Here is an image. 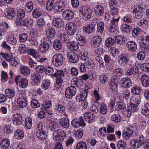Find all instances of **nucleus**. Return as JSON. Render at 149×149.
<instances>
[{"mask_svg":"<svg viewBox=\"0 0 149 149\" xmlns=\"http://www.w3.org/2000/svg\"><path fill=\"white\" fill-rule=\"evenodd\" d=\"M71 124L75 128H78L80 127H84L86 124L82 117L78 118H74L72 120Z\"/></svg>","mask_w":149,"mask_h":149,"instance_id":"nucleus-7","label":"nucleus"},{"mask_svg":"<svg viewBox=\"0 0 149 149\" xmlns=\"http://www.w3.org/2000/svg\"><path fill=\"white\" fill-rule=\"evenodd\" d=\"M122 97H123V101H122V110L126 108V104H127V100L130 97L129 91H127L125 93H123Z\"/></svg>","mask_w":149,"mask_h":149,"instance_id":"nucleus-17","label":"nucleus"},{"mask_svg":"<svg viewBox=\"0 0 149 149\" xmlns=\"http://www.w3.org/2000/svg\"><path fill=\"white\" fill-rule=\"evenodd\" d=\"M16 14L15 10L12 8H9L6 12L5 15L7 18L11 19L14 17Z\"/></svg>","mask_w":149,"mask_h":149,"instance_id":"nucleus-33","label":"nucleus"},{"mask_svg":"<svg viewBox=\"0 0 149 149\" xmlns=\"http://www.w3.org/2000/svg\"><path fill=\"white\" fill-rule=\"evenodd\" d=\"M68 46V48L71 51H77L79 48L77 43L74 42H70V45Z\"/></svg>","mask_w":149,"mask_h":149,"instance_id":"nucleus-40","label":"nucleus"},{"mask_svg":"<svg viewBox=\"0 0 149 149\" xmlns=\"http://www.w3.org/2000/svg\"><path fill=\"white\" fill-rule=\"evenodd\" d=\"M104 23L103 22H101L98 23L97 25V30L98 32L101 33L104 31Z\"/></svg>","mask_w":149,"mask_h":149,"instance_id":"nucleus-54","label":"nucleus"},{"mask_svg":"<svg viewBox=\"0 0 149 149\" xmlns=\"http://www.w3.org/2000/svg\"><path fill=\"white\" fill-rule=\"evenodd\" d=\"M80 81L78 79H73L71 81V86L74 88H80L82 86V81L80 79Z\"/></svg>","mask_w":149,"mask_h":149,"instance_id":"nucleus-30","label":"nucleus"},{"mask_svg":"<svg viewBox=\"0 0 149 149\" xmlns=\"http://www.w3.org/2000/svg\"><path fill=\"white\" fill-rule=\"evenodd\" d=\"M5 94L6 96L9 98L13 97L15 95V92L13 89L8 88L5 91Z\"/></svg>","mask_w":149,"mask_h":149,"instance_id":"nucleus-41","label":"nucleus"},{"mask_svg":"<svg viewBox=\"0 0 149 149\" xmlns=\"http://www.w3.org/2000/svg\"><path fill=\"white\" fill-rule=\"evenodd\" d=\"M86 143L84 142L79 143L76 146V149H87Z\"/></svg>","mask_w":149,"mask_h":149,"instance_id":"nucleus-58","label":"nucleus"},{"mask_svg":"<svg viewBox=\"0 0 149 149\" xmlns=\"http://www.w3.org/2000/svg\"><path fill=\"white\" fill-rule=\"evenodd\" d=\"M17 15L20 19H22L25 17L26 15L25 10L21 9L18 10L17 12Z\"/></svg>","mask_w":149,"mask_h":149,"instance_id":"nucleus-50","label":"nucleus"},{"mask_svg":"<svg viewBox=\"0 0 149 149\" xmlns=\"http://www.w3.org/2000/svg\"><path fill=\"white\" fill-rule=\"evenodd\" d=\"M133 132L132 130L127 128L123 131L122 136L125 139H129L130 137L132 136Z\"/></svg>","mask_w":149,"mask_h":149,"instance_id":"nucleus-19","label":"nucleus"},{"mask_svg":"<svg viewBox=\"0 0 149 149\" xmlns=\"http://www.w3.org/2000/svg\"><path fill=\"white\" fill-rule=\"evenodd\" d=\"M37 137L41 140L45 139L47 137V134L45 131L43 130H38L36 132Z\"/></svg>","mask_w":149,"mask_h":149,"instance_id":"nucleus-37","label":"nucleus"},{"mask_svg":"<svg viewBox=\"0 0 149 149\" xmlns=\"http://www.w3.org/2000/svg\"><path fill=\"white\" fill-rule=\"evenodd\" d=\"M131 27L126 24H124L122 26V31L126 33H128L130 31Z\"/></svg>","mask_w":149,"mask_h":149,"instance_id":"nucleus-53","label":"nucleus"},{"mask_svg":"<svg viewBox=\"0 0 149 149\" xmlns=\"http://www.w3.org/2000/svg\"><path fill=\"white\" fill-rule=\"evenodd\" d=\"M141 81L143 86L145 87L149 86V77L147 75H143L141 78Z\"/></svg>","mask_w":149,"mask_h":149,"instance_id":"nucleus-34","label":"nucleus"},{"mask_svg":"<svg viewBox=\"0 0 149 149\" xmlns=\"http://www.w3.org/2000/svg\"><path fill=\"white\" fill-rule=\"evenodd\" d=\"M77 30V26L73 23H71L68 25L66 32L69 35L72 36L74 34Z\"/></svg>","mask_w":149,"mask_h":149,"instance_id":"nucleus-12","label":"nucleus"},{"mask_svg":"<svg viewBox=\"0 0 149 149\" xmlns=\"http://www.w3.org/2000/svg\"><path fill=\"white\" fill-rule=\"evenodd\" d=\"M55 109L60 112L61 113L64 112L65 110V107L63 105L58 104H57L56 105Z\"/></svg>","mask_w":149,"mask_h":149,"instance_id":"nucleus-62","label":"nucleus"},{"mask_svg":"<svg viewBox=\"0 0 149 149\" xmlns=\"http://www.w3.org/2000/svg\"><path fill=\"white\" fill-rule=\"evenodd\" d=\"M20 71L21 73L25 75L29 74L30 71L28 67L24 66L22 67Z\"/></svg>","mask_w":149,"mask_h":149,"instance_id":"nucleus-59","label":"nucleus"},{"mask_svg":"<svg viewBox=\"0 0 149 149\" xmlns=\"http://www.w3.org/2000/svg\"><path fill=\"white\" fill-rule=\"evenodd\" d=\"M141 69L143 71L149 72V63H143L140 66Z\"/></svg>","mask_w":149,"mask_h":149,"instance_id":"nucleus-63","label":"nucleus"},{"mask_svg":"<svg viewBox=\"0 0 149 149\" xmlns=\"http://www.w3.org/2000/svg\"><path fill=\"white\" fill-rule=\"evenodd\" d=\"M123 50L125 51V52L123 51L122 53V64L125 65L128 62V56L126 52L127 51V49L125 48H123Z\"/></svg>","mask_w":149,"mask_h":149,"instance_id":"nucleus-26","label":"nucleus"},{"mask_svg":"<svg viewBox=\"0 0 149 149\" xmlns=\"http://www.w3.org/2000/svg\"><path fill=\"white\" fill-rule=\"evenodd\" d=\"M50 81L49 80H44L42 81L41 87L44 90L47 89L50 85Z\"/></svg>","mask_w":149,"mask_h":149,"instance_id":"nucleus-51","label":"nucleus"},{"mask_svg":"<svg viewBox=\"0 0 149 149\" xmlns=\"http://www.w3.org/2000/svg\"><path fill=\"white\" fill-rule=\"evenodd\" d=\"M143 8L140 5L134 6L132 11L133 16L138 19L141 18L143 15Z\"/></svg>","mask_w":149,"mask_h":149,"instance_id":"nucleus-5","label":"nucleus"},{"mask_svg":"<svg viewBox=\"0 0 149 149\" xmlns=\"http://www.w3.org/2000/svg\"><path fill=\"white\" fill-rule=\"evenodd\" d=\"M8 41L10 44L13 45H15L17 42L16 38H14L13 35L10 36L8 37Z\"/></svg>","mask_w":149,"mask_h":149,"instance_id":"nucleus-56","label":"nucleus"},{"mask_svg":"<svg viewBox=\"0 0 149 149\" xmlns=\"http://www.w3.org/2000/svg\"><path fill=\"white\" fill-rule=\"evenodd\" d=\"M54 48L56 50H59L62 48V45L60 41L58 39H56L53 43Z\"/></svg>","mask_w":149,"mask_h":149,"instance_id":"nucleus-36","label":"nucleus"},{"mask_svg":"<svg viewBox=\"0 0 149 149\" xmlns=\"http://www.w3.org/2000/svg\"><path fill=\"white\" fill-rule=\"evenodd\" d=\"M54 0H47L46 6V8L47 11L50 12L52 10L54 7Z\"/></svg>","mask_w":149,"mask_h":149,"instance_id":"nucleus-42","label":"nucleus"},{"mask_svg":"<svg viewBox=\"0 0 149 149\" xmlns=\"http://www.w3.org/2000/svg\"><path fill=\"white\" fill-rule=\"evenodd\" d=\"M28 35L26 33H22L19 35V41L22 43L24 42L27 40Z\"/></svg>","mask_w":149,"mask_h":149,"instance_id":"nucleus-57","label":"nucleus"},{"mask_svg":"<svg viewBox=\"0 0 149 149\" xmlns=\"http://www.w3.org/2000/svg\"><path fill=\"white\" fill-rule=\"evenodd\" d=\"M10 144V141L9 139L5 138L1 140L0 145L2 148L6 149L9 147Z\"/></svg>","mask_w":149,"mask_h":149,"instance_id":"nucleus-25","label":"nucleus"},{"mask_svg":"<svg viewBox=\"0 0 149 149\" xmlns=\"http://www.w3.org/2000/svg\"><path fill=\"white\" fill-rule=\"evenodd\" d=\"M142 113L145 115L149 114V104L146 103L142 106Z\"/></svg>","mask_w":149,"mask_h":149,"instance_id":"nucleus-44","label":"nucleus"},{"mask_svg":"<svg viewBox=\"0 0 149 149\" xmlns=\"http://www.w3.org/2000/svg\"><path fill=\"white\" fill-rule=\"evenodd\" d=\"M94 116L93 114L90 112H86L84 115V117L86 119V121L88 123H90L92 121Z\"/></svg>","mask_w":149,"mask_h":149,"instance_id":"nucleus-32","label":"nucleus"},{"mask_svg":"<svg viewBox=\"0 0 149 149\" xmlns=\"http://www.w3.org/2000/svg\"><path fill=\"white\" fill-rule=\"evenodd\" d=\"M130 100L131 104V110L133 112H135L136 110L137 107L140 102V100L138 98L133 97L130 98Z\"/></svg>","mask_w":149,"mask_h":149,"instance_id":"nucleus-15","label":"nucleus"},{"mask_svg":"<svg viewBox=\"0 0 149 149\" xmlns=\"http://www.w3.org/2000/svg\"><path fill=\"white\" fill-rule=\"evenodd\" d=\"M74 14L70 10H66L62 13L63 17L65 20L72 19L74 17Z\"/></svg>","mask_w":149,"mask_h":149,"instance_id":"nucleus-13","label":"nucleus"},{"mask_svg":"<svg viewBox=\"0 0 149 149\" xmlns=\"http://www.w3.org/2000/svg\"><path fill=\"white\" fill-rule=\"evenodd\" d=\"M60 39L64 42L68 43L70 42L69 37L67 35L64 33H61L60 34Z\"/></svg>","mask_w":149,"mask_h":149,"instance_id":"nucleus-48","label":"nucleus"},{"mask_svg":"<svg viewBox=\"0 0 149 149\" xmlns=\"http://www.w3.org/2000/svg\"><path fill=\"white\" fill-rule=\"evenodd\" d=\"M14 116L15 120H13V124L16 125L21 124L24 118L22 117L21 114L19 113H17L16 115H15Z\"/></svg>","mask_w":149,"mask_h":149,"instance_id":"nucleus-23","label":"nucleus"},{"mask_svg":"<svg viewBox=\"0 0 149 149\" xmlns=\"http://www.w3.org/2000/svg\"><path fill=\"white\" fill-rule=\"evenodd\" d=\"M65 6L64 2L59 1L55 4L54 9L58 12H61L65 9Z\"/></svg>","mask_w":149,"mask_h":149,"instance_id":"nucleus-14","label":"nucleus"},{"mask_svg":"<svg viewBox=\"0 0 149 149\" xmlns=\"http://www.w3.org/2000/svg\"><path fill=\"white\" fill-rule=\"evenodd\" d=\"M92 13V11L91 9L90 8L86 9L84 10L82 13L83 17V18L87 19H90L91 18Z\"/></svg>","mask_w":149,"mask_h":149,"instance_id":"nucleus-35","label":"nucleus"},{"mask_svg":"<svg viewBox=\"0 0 149 149\" xmlns=\"http://www.w3.org/2000/svg\"><path fill=\"white\" fill-rule=\"evenodd\" d=\"M82 94H81L80 96V97L79 98V102L81 101V106L83 107V108L85 109L87 108L88 103L85 100V98H86L87 96V94L88 93V91L87 90L86 91L84 90L82 91Z\"/></svg>","mask_w":149,"mask_h":149,"instance_id":"nucleus-8","label":"nucleus"},{"mask_svg":"<svg viewBox=\"0 0 149 149\" xmlns=\"http://www.w3.org/2000/svg\"><path fill=\"white\" fill-rule=\"evenodd\" d=\"M52 24L54 26L57 28L62 27L64 25L62 20L58 18H55L53 19Z\"/></svg>","mask_w":149,"mask_h":149,"instance_id":"nucleus-20","label":"nucleus"},{"mask_svg":"<svg viewBox=\"0 0 149 149\" xmlns=\"http://www.w3.org/2000/svg\"><path fill=\"white\" fill-rule=\"evenodd\" d=\"M17 105L20 108L25 107L28 104L27 100L25 97L21 96L17 100Z\"/></svg>","mask_w":149,"mask_h":149,"instance_id":"nucleus-16","label":"nucleus"},{"mask_svg":"<svg viewBox=\"0 0 149 149\" xmlns=\"http://www.w3.org/2000/svg\"><path fill=\"white\" fill-rule=\"evenodd\" d=\"M102 41L101 38L100 36H95L92 38L91 44L94 47H97L101 44Z\"/></svg>","mask_w":149,"mask_h":149,"instance_id":"nucleus-18","label":"nucleus"},{"mask_svg":"<svg viewBox=\"0 0 149 149\" xmlns=\"http://www.w3.org/2000/svg\"><path fill=\"white\" fill-rule=\"evenodd\" d=\"M15 136L17 139H21L24 136V132L22 130H17L15 133Z\"/></svg>","mask_w":149,"mask_h":149,"instance_id":"nucleus-47","label":"nucleus"},{"mask_svg":"<svg viewBox=\"0 0 149 149\" xmlns=\"http://www.w3.org/2000/svg\"><path fill=\"white\" fill-rule=\"evenodd\" d=\"M55 33V31L53 28L50 27L47 32L46 35L48 38H52L54 37Z\"/></svg>","mask_w":149,"mask_h":149,"instance_id":"nucleus-39","label":"nucleus"},{"mask_svg":"<svg viewBox=\"0 0 149 149\" xmlns=\"http://www.w3.org/2000/svg\"><path fill=\"white\" fill-rule=\"evenodd\" d=\"M121 117L120 114L113 115L111 117V120L112 121H114L116 123H118L120 121Z\"/></svg>","mask_w":149,"mask_h":149,"instance_id":"nucleus-61","label":"nucleus"},{"mask_svg":"<svg viewBox=\"0 0 149 149\" xmlns=\"http://www.w3.org/2000/svg\"><path fill=\"white\" fill-rule=\"evenodd\" d=\"M31 106L34 108H36L39 107L40 106V104L35 99H33L31 101Z\"/></svg>","mask_w":149,"mask_h":149,"instance_id":"nucleus-55","label":"nucleus"},{"mask_svg":"<svg viewBox=\"0 0 149 149\" xmlns=\"http://www.w3.org/2000/svg\"><path fill=\"white\" fill-rule=\"evenodd\" d=\"M83 130L81 129L78 130L77 131H75L74 132V135L75 137L78 139H81L83 135Z\"/></svg>","mask_w":149,"mask_h":149,"instance_id":"nucleus-49","label":"nucleus"},{"mask_svg":"<svg viewBox=\"0 0 149 149\" xmlns=\"http://www.w3.org/2000/svg\"><path fill=\"white\" fill-rule=\"evenodd\" d=\"M57 79H56V84H55L56 87L57 88H59L61 86L63 83V79L61 77H56Z\"/></svg>","mask_w":149,"mask_h":149,"instance_id":"nucleus-60","label":"nucleus"},{"mask_svg":"<svg viewBox=\"0 0 149 149\" xmlns=\"http://www.w3.org/2000/svg\"><path fill=\"white\" fill-rule=\"evenodd\" d=\"M31 76L32 79L33 80L34 83L36 85H38L40 83L41 77L39 74L33 73Z\"/></svg>","mask_w":149,"mask_h":149,"instance_id":"nucleus-31","label":"nucleus"},{"mask_svg":"<svg viewBox=\"0 0 149 149\" xmlns=\"http://www.w3.org/2000/svg\"><path fill=\"white\" fill-rule=\"evenodd\" d=\"M25 126L28 129H30L32 126V120L31 118L28 117L26 118L25 122Z\"/></svg>","mask_w":149,"mask_h":149,"instance_id":"nucleus-43","label":"nucleus"},{"mask_svg":"<svg viewBox=\"0 0 149 149\" xmlns=\"http://www.w3.org/2000/svg\"><path fill=\"white\" fill-rule=\"evenodd\" d=\"M115 42L114 38L111 37L107 38L105 41V45L107 47L112 46Z\"/></svg>","mask_w":149,"mask_h":149,"instance_id":"nucleus-45","label":"nucleus"},{"mask_svg":"<svg viewBox=\"0 0 149 149\" xmlns=\"http://www.w3.org/2000/svg\"><path fill=\"white\" fill-rule=\"evenodd\" d=\"M78 52L80 58L85 61V65L86 67L90 69L94 67L93 61L90 58L88 57V53L87 52Z\"/></svg>","mask_w":149,"mask_h":149,"instance_id":"nucleus-1","label":"nucleus"},{"mask_svg":"<svg viewBox=\"0 0 149 149\" xmlns=\"http://www.w3.org/2000/svg\"><path fill=\"white\" fill-rule=\"evenodd\" d=\"M16 83L19 82V86L22 88L26 87L28 85V81L26 79L21 78V76L16 77L15 79Z\"/></svg>","mask_w":149,"mask_h":149,"instance_id":"nucleus-11","label":"nucleus"},{"mask_svg":"<svg viewBox=\"0 0 149 149\" xmlns=\"http://www.w3.org/2000/svg\"><path fill=\"white\" fill-rule=\"evenodd\" d=\"M21 25L26 27H29L32 26L33 24V20L30 18H27L22 20V22L19 21Z\"/></svg>","mask_w":149,"mask_h":149,"instance_id":"nucleus-22","label":"nucleus"},{"mask_svg":"<svg viewBox=\"0 0 149 149\" xmlns=\"http://www.w3.org/2000/svg\"><path fill=\"white\" fill-rule=\"evenodd\" d=\"M109 84L110 86V88L113 91L115 90L117 87V84L114 81V80L113 79L109 81Z\"/></svg>","mask_w":149,"mask_h":149,"instance_id":"nucleus-64","label":"nucleus"},{"mask_svg":"<svg viewBox=\"0 0 149 149\" xmlns=\"http://www.w3.org/2000/svg\"><path fill=\"white\" fill-rule=\"evenodd\" d=\"M53 63L54 66L58 67L62 65L64 61L63 56L60 54L54 55L53 56Z\"/></svg>","mask_w":149,"mask_h":149,"instance_id":"nucleus-6","label":"nucleus"},{"mask_svg":"<svg viewBox=\"0 0 149 149\" xmlns=\"http://www.w3.org/2000/svg\"><path fill=\"white\" fill-rule=\"evenodd\" d=\"M95 14L98 17L103 15L104 13V7L100 5H97L94 8Z\"/></svg>","mask_w":149,"mask_h":149,"instance_id":"nucleus-21","label":"nucleus"},{"mask_svg":"<svg viewBox=\"0 0 149 149\" xmlns=\"http://www.w3.org/2000/svg\"><path fill=\"white\" fill-rule=\"evenodd\" d=\"M131 85V80L128 77H125L122 79V86L127 88L129 87Z\"/></svg>","mask_w":149,"mask_h":149,"instance_id":"nucleus-24","label":"nucleus"},{"mask_svg":"<svg viewBox=\"0 0 149 149\" xmlns=\"http://www.w3.org/2000/svg\"><path fill=\"white\" fill-rule=\"evenodd\" d=\"M142 91L141 88L137 86H136L132 87V93L136 95L139 94Z\"/></svg>","mask_w":149,"mask_h":149,"instance_id":"nucleus-52","label":"nucleus"},{"mask_svg":"<svg viewBox=\"0 0 149 149\" xmlns=\"http://www.w3.org/2000/svg\"><path fill=\"white\" fill-rule=\"evenodd\" d=\"M95 26L91 24L85 26L83 28L84 32L87 34H89L92 33L94 31Z\"/></svg>","mask_w":149,"mask_h":149,"instance_id":"nucleus-27","label":"nucleus"},{"mask_svg":"<svg viewBox=\"0 0 149 149\" xmlns=\"http://www.w3.org/2000/svg\"><path fill=\"white\" fill-rule=\"evenodd\" d=\"M60 124L63 127L68 128L69 126V120L67 118H63L59 121Z\"/></svg>","mask_w":149,"mask_h":149,"instance_id":"nucleus-29","label":"nucleus"},{"mask_svg":"<svg viewBox=\"0 0 149 149\" xmlns=\"http://www.w3.org/2000/svg\"><path fill=\"white\" fill-rule=\"evenodd\" d=\"M130 145L133 148L136 149L138 148L140 146H142L136 139L131 140L130 141Z\"/></svg>","mask_w":149,"mask_h":149,"instance_id":"nucleus-38","label":"nucleus"},{"mask_svg":"<svg viewBox=\"0 0 149 149\" xmlns=\"http://www.w3.org/2000/svg\"><path fill=\"white\" fill-rule=\"evenodd\" d=\"M67 57L68 60L73 63H77L79 60L78 55L74 52L68 53Z\"/></svg>","mask_w":149,"mask_h":149,"instance_id":"nucleus-10","label":"nucleus"},{"mask_svg":"<svg viewBox=\"0 0 149 149\" xmlns=\"http://www.w3.org/2000/svg\"><path fill=\"white\" fill-rule=\"evenodd\" d=\"M128 49L131 52H134L137 49V45L136 43L133 41H129L127 43Z\"/></svg>","mask_w":149,"mask_h":149,"instance_id":"nucleus-28","label":"nucleus"},{"mask_svg":"<svg viewBox=\"0 0 149 149\" xmlns=\"http://www.w3.org/2000/svg\"><path fill=\"white\" fill-rule=\"evenodd\" d=\"M76 88L73 87L69 86L68 87L65 91V95L66 97L68 99H71L74 96L76 92Z\"/></svg>","mask_w":149,"mask_h":149,"instance_id":"nucleus-9","label":"nucleus"},{"mask_svg":"<svg viewBox=\"0 0 149 149\" xmlns=\"http://www.w3.org/2000/svg\"><path fill=\"white\" fill-rule=\"evenodd\" d=\"M53 136L54 140L63 141L66 136L65 132L63 130H56L53 133Z\"/></svg>","mask_w":149,"mask_h":149,"instance_id":"nucleus-4","label":"nucleus"},{"mask_svg":"<svg viewBox=\"0 0 149 149\" xmlns=\"http://www.w3.org/2000/svg\"><path fill=\"white\" fill-rule=\"evenodd\" d=\"M1 54L2 55L3 57L9 63L14 59L13 55L11 54L7 53H1Z\"/></svg>","mask_w":149,"mask_h":149,"instance_id":"nucleus-46","label":"nucleus"},{"mask_svg":"<svg viewBox=\"0 0 149 149\" xmlns=\"http://www.w3.org/2000/svg\"><path fill=\"white\" fill-rule=\"evenodd\" d=\"M145 42H139L140 49L141 51L139 52L137 54L138 59L141 60L144 59L145 57V53H148L149 51L148 45H146Z\"/></svg>","mask_w":149,"mask_h":149,"instance_id":"nucleus-2","label":"nucleus"},{"mask_svg":"<svg viewBox=\"0 0 149 149\" xmlns=\"http://www.w3.org/2000/svg\"><path fill=\"white\" fill-rule=\"evenodd\" d=\"M52 43V42L49 38H46L39 46V48L40 51L42 53L45 52L48 50Z\"/></svg>","mask_w":149,"mask_h":149,"instance_id":"nucleus-3","label":"nucleus"}]
</instances>
